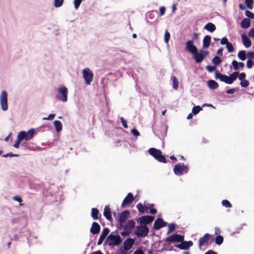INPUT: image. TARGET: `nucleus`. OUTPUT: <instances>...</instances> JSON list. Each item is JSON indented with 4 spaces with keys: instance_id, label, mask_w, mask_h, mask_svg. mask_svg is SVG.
<instances>
[{
    "instance_id": "f257e3e1",
    "label": "nucleus",
    "mask_w": 254,
    "mask_h": 254,
    "mask_svg": "<svg viewBox=\"0 0 254 254\" xmlns=\"http://www.w3.org/2000/svg\"><path fill=\"white\" fill-rule=\"evenodd\" d=\"M135 226V222L133 219L129 220L126 223H123V226H119V230H123L121 232V235L122 237L128 236L131 233Z\"/></svg>"
},
{
    "instance_id": "f03ea898",
    "label": "nucleus",
    "mask_w": 254,
    "mask_h": 254,
    "mask_svg": "<svg viewBox=\"0 0 254 254\" xmlns=\"http://www.w3.org/2000/svg\"><path fill=\"white\" fill-rule=\"evenodd\" d=\"M39 131V128H32L29 129L27 131L21 130L18 132V135H20L22 139L26 141H29L32 139L35 134Z\"/></svg>"
},
{
    "instance_id": "7ed1b4c3",
    "label": "nucleus",
    "mask_w": 254,
    "mask_h": 254,
    "mask_svg": "<svg viewBox=\"0 0 254 254\" xmlns=\"http://www.w3.org/2000/svg\"><path fill=\"white\" fill-rule=\"evenodd\" d=\"M122 242V239L119 235L111 233L107 237L105 243H108L111 247H114L119 245Z\"/></svg>"
},
{
    "instance_id": "20e7f679",
    "label": "nucleus",
    "mask_w": 254,
    "mask_h": 254,
    "mask_svg": "<svg viewBox=\"0 0 254 254\" xmlns=\"http://www.w3.org/2000/svg\"><path fill=\"white\" fill-rule=\"evenodd\" d=\"M148 152L158 161L162 163L167 162L165 157L162 155V152L160 150L155 148H150L148 150Z\"/></svg>"
},
{
    "instance_id": "39448f33",
    "label": "nucleus",
    "mask_w": 254,
    "mask_h": 254,
    "mask_svg": "<svg viewBox=\"0 0 254 254\" xmlns=\"http://www.w3.org/2000/svg\"><path fill=\"white\" fill-rule=\"evenodd\" d=\"M149 230L146 225H139L136 228L134 234L138 238H144L148 235Z\"/></svg>"
},
{
    "instance_id": "423d86ee",
    "label": "nucleus",
    "mask_w": 254,
    "mask_h": 254,
    "mask_svg": "<svg viewBox=\"0 0 254 254\" xmlns=\"http://www.w3.org/2000/svg\"><path fill=\"white\" fill-rule=\"evenodd\" d=\"M189 171L188 166L185 165L184 163H178L176 164L174 168V173L178 176H181L184 173H187Z\"/></svg>"
},
{
    "instance_id": "0eeeda50",
    "label": "nucleus",
    "mask_w": 254,
    "mask_h": 254,
    "mask_svg": "<svg viewBox=\"0 0 254 254\" xmlns=\"http://www.w3.org/2000/svg\"><path fill=\"white\" fill-rule=\"evenodd\" d=\"M8 94L6 90L2 91L0 95V104L1 110L6 111L8 110Z\"/></svg>"
},
{
    "instance_id": "6e6552de",
    "label": "nucleus",
    "mask_w": 254,
    "mask_h": 254,
    "mask_svg": "<svg viewBox=\"0 0 254 254\" xmlns=\"http://www.w3.org/2000/svg\"><path fill=\"white\" fill-rule=\"evenodd\" d=\"M208 53L207 51L203 49H201L200 51V53H198V51H196L195 53L193 54V58L196 63H200L203 61L204 59L208 55Z\"/></svg>"
},
{
    "instance_id": "1a4fd4ad",
    "label": "nucleus",
    "mask_w": 254,
    "mask_h": 254,
    "mask_svg": "<svg viewBox=\"0 0 254 254\" xmlns=\"http://www.w3.org/2000/svg\"><path fill=\"white\" fill-rule=\"evenodd\" d=\"M82 74L86 84L90 85L93 79L94 74L92 71L89 68L87 67L82 70Z\"/></svg>"
},
{
    "instance_id": "9d476101",
    "label": "nucleus",
    "mask_w": 254,
    "mask_h": 254,
    "mask_svg": "<svg viewBox=\"0 0 254 254\" xmlns=\"http://www.w3.org/2000/svg\"><path fill=\"white\" fill-rule=\"evenodd\" d=\"M184 240V236L173 234L165 239V241L170 243L181 242Z\"/></svg>"
},
{
    "instance_id": "9b49d317",
    "label": "nucleus",
    "mask_w": 254,
    "mask_h": 254,
    "mask_svg": "<svg viewBox=\"0 0 254 254\" xmlns=\"http://www.w3.org/2000/svg\"><path fill=\"white\" fill-rule=\"evenodd\" d=\"M211 237V235L208 233H206L203 237L200 238L198 242L199 248L201 249L202 246H207L208 245V242Z\"/></svg>"
},
{
    "instance_id": "f8f14e48",
    "label": "nucleus",
    "mask_w": 254,
    "mask_h": 254,
    "mask_svg": "<svg viewBox=\"0 0 254 254\" xmlns=\"http://www.w3.org/2000/svg\"><path fill=\"white\" fill-rule=\"evenodd\" d=\"M130 212L129 210H125L123 211L119 218V225L123 226V223H125L128 218L129 217Z\"/></svg>"
},
{
    "instance_id": "ddd939ff",
    "label": "nucleus",
    "mask_w": 254,
    "mask_h": 254,
    "mask_svg": "<svg viewBox=\"0 0 254 254\" xmlns=\"http://www.w3.org/2000/svg\"><path fill=\"white\" fill-rule=\"evenodd\" d=\"M154 219V217L151 215H145L139 218L138 221L141 225H146L152 222Z\"/></svg>"
},
{
    "instance_id": "4468645a",
    "label": "nucleus",
    "mask_w": 254,
    "mask_h": 254,
    "mask_svg": "<svg viewBox=\"0 0 254 254\" xmlns=\"http://www.w3.org/2000/svg\"><path fill=\"white\" fill-rule=\"evenodd\" d=\"M134 199V198L133 194L131 192L128 193L124 198L121 205L122 207L123 208H125L128 206L129 204L133 201Z\"/></svg>"
},
{
    "instance_id": "2eb2a0df",
    "label": "nucleus",
    "mask_w": 254,
    "mask_h": 254,
    "mask_svg": "<svg viewBox=\"0 0 254 254\" xmlns=\"http://www.w3.org/2000/svg\"><path fill=\"white\" fill-rule=\"evenodd\" d=\"M186 50L193 54L198 51L197 47L193 44L192 40H189L186 43Z\"/></svg>"
},
{
    "instance_id": "dca6fc26",
    "label": "nucleus",
    "mask_w": 254,
    "mask_h": 254,
    "mask_svg": "<svg viewBox=\"0 0 254 254\" xmlns=\"http://www.w3.org/2000/svg\"><path fill=\"white\" fill-rule=\"evenodd\" d=\"M167 222L164 221L162 218H157L154 222L153 229L155 230H159L161 228L166 226Z\"/></svg>"
},
{
    "instance_id": "f3484780",
    "label": "nucleus",
    "mask_w": 254,
    "mask_h": 254,
    "mask_svg": "<svg viewBox=\"0 0 254 254\" xmlns=\"http://www.w3.org/2000/svg\"><path fill=\"white\" fill-rule=\"evenodd\" d=\"M180 243V244L175 245V247L181 250H188L193 245V242L191 241H183Z\"/></svg>"
},
{
    "instance_id": "a211bd4d",
    "label": "nucleus",
    "mask_w": 254,
    "mask_h": 254,
    "mask_svg": "<svg viewBox=\"0 0 254 254\" xmlns=\"http://www.w3.org/2000/svg\"><path fill=\"white\" fill-rule=\"evenodd\" d=\"M134 243V240L132 238H128L124 242V249L125 251L130 250Z\"/></svg>"
},
{
    "instance_id": "6ab92c4d",
    "label": "nucleus",
    "mask_w": 254,
    "mask_h": 254,
    "mask_svg": "<svg viewBox=\"0 0 254 254\" xmlns=\"http://www.w3.org/2000/svg\"><path fill=\"white\" fill-rule=\"evenodd\" d=\"M110 232V230L108 228H104L102 231V234L100 236L97 245H100L103 243V241L105 240L108 234Z\"/></svg>"
},
{
    "instance_id": "aec40b11",
    "label": "nucleus",
    "mask_w": 254,
    "mask_h": 254,
    "mask_svg": "<svg viewBox=\"0 0 254 254\" xmlns=\"http://www.w3.org/2000/svg\"><path fill=\"white\" fill-rule=\"evenodd\" d=\"M100 225L96 222H94L90 228V231L93 235L98 234L100 231Z\"/></svg>"
},
{
    "instance_id": "412c9836",
    "label": "nucleus",
    "mask_w": 254,
    "mask_h": 254,
    "mask_svg": "<svg viewBox=\"0 0 254 254\" xmlns=\"http://www.w3.org/2000/svg\"><path fill=\"white\" fill-rule=\"evenodd\" d=\"M19 234H20V237H21V238L25 237V238L28 239V238L31 235V231L30 230L27 229L26 227H23L20 230Z\"/></svg>"
},
{
    "instance_id": "4be33fe9",
    "label": "nucleus",
    "mask_w": 254,
    "mask_h": 254,
    "mask_svg": "<svg viewBox=\"0 0 254 254\" xmlns=\"http://www.w3.org/2000/svg\"><path fill=\"white\" fill-rule=\"evenodd\" d=\"M103 214L107 220L110 221L112 220L111 209L109 205L105 206Z\"/></svg>"
},
{
    "instance_id": "5701e85b",
    "label": "nucleus",
    "mask_w": 254,
    "mask_h": 254,
    "mask_svg": "<svg viewBox=\"0 0 254 254\" xmlns=\"http://www.w3.org/2000/svg\"><path fill=\"white\" fill-rule=\"evenodd\" d=\"M91 215L94 220L100 219L101 217V214L99 213L98 209L96 208H92Z\"/></svg>"
},
{
    "instance_id": "b1692460",
    "label": "nucleus",
    "mask_w": 254,
    "mask_h": 254,
    "mask_svg": "<svg viewBox=\"0 0 254 254\" xmlns=\"http://www.w3.org/2000/svg\"><path fill=\"white\" fill-rule=\"evenodd\" d=\"M242 39L243 44L246 48L251 47L252 44L251 41L245 34L244 33L242 35Z\"/></svg>"
},
{
    "instance_id": "393cba45",
    "label": "nucleus",
    "mask_w": 254,
    "mask_h": 254,
    "mask_svg": "<svg viewBox=\"0 0 254 254\" xmlns=\"http://www.w3.org/2000/svg\"><path fill=\"white\" fill-rule=\"evenodd\" d=\"M211 36L209 35H206L204 36L203 39V48L205 49L208 48L211 43Z\"/></svg>"
},
{
    "instance_id": "a878e982",
    "label": "nucleus",
    "mask_w": 254,
    "mask_h": 254,
    "mask_svg": "<svg viewBox=\"0 0 254 254\" xmlns=\"http://www.w3.org/2000/svg\"><path fill=\"white\" fill-rule=\"evenodd\" d=\"M53 125L55 127L57 133L60 132L63 129V125L61 121L56 120L53 122Z\"/></svg>"
},
{
    "instance_id": "bb28decb",
    "label": "nucleus",
    "mask_w": 254,
    "mask_h": 254,
    "mask_svg": "<svg viewBox=\"0 0 254 254\" xmlns=\"http://www.w3.org/2000/svg\"><path fill=\"white\" fill-rule=\"evenodd\" d=\"M250 21V19L248 18L243 19L241 22V27L243 29L248 28L251 24Z\"/></svg>"
},
{
    "instance_id": "cd10ccee",
    "label": "nucleus",
    "mask_w": 254,
    "mask_h": 254,
    "mask_svg": "<svg viewBox=\"0 0 254 254\" xmlns=\"http://www.w3.org/2000/svg\"><path fill=\"white\" fill-rule=\"evenodd\" d=\"M57 98L62 101H64V85H61L58 88V94Z\"/></svg>"
},
{
    "instance_id": "c85d7f7f",
    "label": "nucleus",
    "mask_w": 254,
    "mask_h": 254,
    "mask_svg": "<svg viewBox=\"0 0 254 254\" xmlns=\"http://www.w3.org/2000/svg\"><path fill=\"white\" fill-rule=\"evenodd\" d=\"M204 28L208 31L213 32L216 30V26L212 23L209 22L204 26Z\"/></svg>"
},
{
    "instance_id": "c756f323",
    "label": "nucleus",
    "mask_w": 254,
    "mask_h": 254,
    "mask_svg": "<svg viewBox=\"0 0 254 254\" xmlns=\"http://www.w3.org/2000/svg\"><path fill=\"white\" fill-rule=\"evenodd\" d=\"M208 85L212 89H215L219 87L218 83L213 80H209L208 81Z\"/></svg>"
},
{
    "instance_id": "7c9ffc66",
    "label": "nucleus",
    "mask_w": 254,
    "mask_h": 254,
    "mask_svg": "<svg viewBox=\"0 0 254 254\" xmlns=\"http://www.w3.org/2000/svg\"><path fill=\"white\" fill-rule=\"evenodd\" d=\"M247 55L246 51L244 50H241L239 51L238 54V57L240 60L241 61H245L247 58Z\"/></svg>"
},
{
    "instance_id": "2f4dec72",
    "label": "nucleus",
    "mask_w": 254,
    "mask_h": 254,
    "mask_svg": "<svg viewBox=\"0 0 254 254\" xmlns=\"http://www.w3.org/2000/svg\"><path fill=\"white\" fill-rule=\"evenodd\" d=\"M22 140H23L20 137V135H18V134L17 135L16 140L13 144V146L15 148H18Z\"/></svg>"
},
{
    "instance_id": "473e14b6",
    "label": "nucleus",
    "mask_w": 254,
    "mask_h": 254,
    "mask_svg": "<svg viewBox=\"0 0 254 254\" xmlns=\"http://www.w3.org/2000/svg\"><path fill=\"white\" fill-rule=\"evenodd\" d=\"M239 75V72L238 71H235L231 73L230 76V80L231 82V84H232L234 81H235L238 77V76Z\"/></svg>"
},
{
    "instance_id": "72a5a7b5",
    "label": "nucleus",
    "mask_w": 254,
    "mask_h": 254,
    "mask_svg": "<svg viewBox=\"0 0 254 254\" xmlns=\"http://www.w3.org/2000/svg\"><path fill=\"white\" fill-rule=\"evenodd\" d=\"M136 207L138 211L141 213H144L146 211L145 206H144L141 203H139L137 204Z\"/></svg>"
},
{
    "instance_id": "f704fd0d",
    "label": "nucleus",
    "mask_w": 254,
    "mask_h": 254,
    "mask_svg": "<svg viewBox=\"0 0 254 254\" xmlns=\"http://www.w3.org/2000/svg\"><path fill=\"white\" fill-rule=\"evenodd\" d=\"M21 147L23 149H28L29 150H33V149L31 147L29 146V143L27 141H24L21 144Z\"/></svg>"
},
{
    "instance_id": "c9c22d12",
    "label": "nucleus",
    "mask_w": 254,
    "mask_h": 254,
    "mask_svg": "<svg viewBox=\"0 0 254 254\" xmlns=\"http://www.w3.org/2000/svg\"><path fill=\"white\" fill-rule=\"evenodd\" d=\"M212 63L215 65H218L222 62V60L219 56H215L212 60Z\"/></svg>"
},
{
    "instance_id": "e433bc0d",
    "label": "nucleus",
    "mask_w": 254,
    "mask_h": 254,
    "mask_svg": "<svg viewBox=\"0 0 254 254\" xmlns=\"http://www.w3.org/2000/svg\"><path fill=\"white\" fill-rule=\"evenodd\" d=\"M64 3V0H54V6L58 8L62 6Z\"/></svg>"
},
{
    "instance_id": "4c0bfd02",
    "label": "nucleus",
    "mask_w": 254,
    "mask_h": 254,
    "mask_svg": "<svg viewBox=\"0 0 254 254\" xmlns=\"http://www.w3.org/2000/svg\"><path fill=\"white\" fill-rule=\"evenodd\" d=\"M223 237L222 236H218L216 237L215 240V242L216 244L218 245H220L223 242Z\"/></svg>"
},
{
    "instance_id": "58836bf2",
    "label": "nucleus",
    "mask_w": 254,
    "mask_h": 254,
    "mask_svg": "<svg viewBox=\"0 0 254 254\" xmlns=\"http://www.w3.org/2000/svg\"><path fill=\"white\" fill-rule=\"evenodd\" d=\"M245 2L249 9H253L254 4V1L253 0H245Z\"/></svg>"
},
{
    "instance_id": "ea45409f",
    "label": "nucleus",
    "mask_w": 254,
    "mask_h": 254,
    "mask_svg": "<svg viewBox=\"0 0 254 254\" xmlns=\"http://www.w3.org/2000/svg\"><path fill=\"white\" fill-rule=\"evenodd\" d=\"M172 81L173 84V88L175 89H177L179 86V81L175 76L172 77Z\"/></svg>"
},
{
    "instance_id": "a19ab883",
    "label": "nucleus",
    "mask_w": 254,
    "mask_h": 254,
    "mask_svg": "<svg viewBox=\"0 0 254 254\" xmlns=\"http://www.w3.org/2000/svg\"><path fill=\"white\" fill-rule=\"evenodd\" d=\"M202 110V107H201L200 106H195L193 107L192 112L193 114L196 115L198 114Z\"/></svg>"
},
{
    "instance_id": "79ce46f5",
    "label": "nucleus",
    "mask_w": 254,
    "mask_h": 254,
    "mask_svg": "<svg viewBox=\"0 0 254 254\" xmlns=\"http://www.w3.org/2000/svg\"><path fill=\"white\" fill-rule=\"evenodd\" d=\"M224 75L219 73L218 71H216L215 75V78L216 79H219L221 81H223Z\"/></svg>"
},
{
    "instance_id": "37998d69",
    "label": "nucleus",
    "mask_w": 254,
    "mask_h": 254,
    "mask_svg": "<svg viewBox=\"0 0 254 254\" xmlns=\"http://www.w3.org/2000/svg\"><path fill=\"white\" fill-rule=\"evenodd\" d=\"M176 227V224L175 223H171L169 225V228L167 232V234H169L174 231Z\"/></svg>"
},
{
    "instance_id": "c03bdc74",
    "label": "nucleus",
    "mask_w": 254,
    "mask_h": 254,
    "mask_svg": "<svg viewBox=\"0 0 254 254\" xmlns=\"http://www.w3.org/2000/svg\"><path fill=\"white\" fill-rule=\"evenodd\" d=\"M19 156V154H14L12 152H9L6 154H3L2 157L4 158H6L8 157H18Z\"/></svg>"
},
{
    "instance_id": "a18cd8bd",
    "label": "nucleus",
    "mask_w": 254,
    "mask_h": 254,
    "mask_svg": "<svg viewBox=\"0 0 254 254\" xmlns=\"http://www.w3.org/2000/svg\"><path fill=\"white\" fill-rule=\"evenodd\" d=\"M222 204L223 205V206H224L227 208H230V207H232V204L230 203V202L226 199L222 200Z\"/></svg>"
},
{
    "instance_id": "49530a36",
    "label": "nucleus",
    "mask_w": 254,
    "mask_h": 254,
    "mask_svg": "<svg viewBox=\"0 0 254 254\" xmlns=\"http://www.w3.org/2000/svg\"><path fill=\"white\" fill-rule=\"evenodd\" d=\"M226 45L227 50L229 53H232L234 51V48L233 47V46L231 43L229 42Z\"/></svg>"
},
{
    "instance_id": "de8ad7c7",
    "label": "nucleus",
    "mask_w": 254,
    "mask_h": 254,
    "mask_svg": "<svg viewBox=\"0 0 254 254\" xmlns=\"http://www.w3.org/2000/svg\"><path fill=\"white\" fill-rule=\"evenodd\" d=\"M249 85V82L247 80H243L240 82V85L242 87H247Z\"/></svg>"
},
{
    "instance_id": "09e8293b",
    "label": "nucleus",
    "mask_w": 254,
    "mask_h": 254,
    "mask_svg": "<svg viewBox=\"0 0 254 254\" xmlns=\"http://www.w3.org/2000/svg\"><path fill=\"white\" fill-rule=\"evenodd\" d=\"M170 38V33L166 30L164 35V41L166 43H168Z\"/></svg>"
},
{
    "instance_id": "8fccbe9b",
    "label": "nucleus",
    "mask_w": 254,
    "mask_h": 254,
    "mask_svg": "<svg viewBox=\"0 0 254 254\" xmlns=\"http://www.w3.org/2000/svg\"><path fill=\"white\" fill-rule=\"evenodd\" d=\"M232 65L233 67V68L235 70H237L239 69L238 62L236 60H233L232 62Z\"/></svg>"
},
{
    "instance_id": "3c124183",
    "label": "nucleus",
    "mask_w": 254,
    "mask_h": 254,
    "mask_svg": "<svg viewBox=\"0 0 254 254\" xmlns=\"http://www.w3.org/2000/svg\"><path fill=\"white\" fill-rule=\"evenodd\" d=\"M12 198L14 200L19 202L20 205H22L21 202L22 201V199L20 195H15L13 196Z\"/></svg>"
},
{
    "instance_id": "603ef678",
    "label": "nucleus",
    "mask_w": 254,
    "mask_h": 254,
    "mask_svg": "<svg viewBox=\"0 0 254 254\" xmlns=\"http://www.w3.org/2000/svg\"><path fill=\"white\" fill-rule=\"evenodd\" d=\"M245 15L251 19L254 18V13L249 10H246L245 12Z\"/></svg>"
},
{
    "instance_id": "864d4df0",
    "label": "nucleus",
    "mask_w": 254,
    "mask_h": 254,
    "mask_svg": "<svg viewBox=\"0 0 254 254\" xmlns=\"http://www.w3.org/2000/svg\"><path fill=\"white\" fill-rule=\"evenodd\" d=\"M83 0H74V7L75 9H78L79 7L81 2H82Z\"/></svg>"
},
{
    "instance_id": "5fc2aeb1",
    "label": "nucleus",
    "mask_w": 254,
    "mask_h": 254,
    "mask_svg": "<svg viewBox=\"0 0 254 254\" xmlns=\"http://www.w3.org/2000/svg\"><path fill=\"white\" fill-rule=\"evenodd\" d=\"M254 62L252 60H248L247 61V67L248 68L250 69L252 67Z\"/></svg>"
},
{
    "instance_id": "6e6d98bb",
    "label": "nucleus",
    "mask_w": 254,
    "mask_h": 254,
    "mask_svg": "<svg viewBox=\"0 0 254 254\" xmlns=\"http://www.w3.org/2000/svg\"><path fill=\"white\" fill-rule=\"evenodd\" d=\"M120 120L124 127L125 128H127L128 126L127 121L125 120V119L123 117H121L120 118Z\"/></svg>"
},
{
    "instance_id": "4d7b16f0",
    "label": "nucleus",
    "mask_w": 254,
    "mask_h": 254,
    "mask_svg": "<svg viewBox=\"0 0 254 254\" xmlns=\"http://www.w3.org/2000/svg\"><path fill=\"white\" fill-rule=\"evenodd\" d=\"M216 68L215 66H211V65H207L206 66V69L209 71V72H212L213 71H214Z\"/></svg>"
},
{
    "instance_id": "13d9d810",
    "label": "nucleus",
    "mask_w": 254,
    "mask_h": 254,
    "mask_svg": "<svg viewBox=\"0 0 254 254\" xmlns=\"http://www.w3.org/2000/svg\"><path fill=\"white\" fill-rule=\"evenodd\" d=\"M238 76L239 79L240 80L242 81L243 80H245L244 79L246 76V74L245 72H241V73H239V75Z\"/></svg>"
},
{
    "instance_id": "bf43d9fd",
    "label": "nucleus",
    "mask_w": 254,
    "mask_h": 254,
    "mask_svg": "<svg viewBox=\"0 0 254 254\" xmlns=\"http://www.w3.org/2000/svg\"><path fill=\"white\" fill-rule=\"evenodd\" d=\"M223 82L227 84H231L229 76L224 75Z\"/></svg>"
},
{
    "instance_id": "052dcab7",
    "label": "nucleus",
    "mask_w": 254,
    "mask_h": 254,
    "mask_svg": "<svg viewBox=\"0 0 254 254\" xmlns=\"http://www.w3.org/2000/svg\"><path fill=\"white\" fill-rule=\"evenodd\" d=\"M131 133L135 136H138L140 135L139 132L135 128L131 129Z\"/></svg>"
},
{
    "instance_id": "680f3d73",
    "label": "nucleus",
    "mask_w": 254,
    "mask_h": 254,
    "mask_svg": "<svg viewBox=\"0 0 254 254\" xmlns=\"http://www.w3.org/2000/svg\"><path fill=\"white\" fill-rule=\"evenodd\" d=\"M220 43L222 45H226L229 43V41L227 38L224 37L221 39Z\"/></svg>"
},
{
    "instance_id": "e2e57ef3",
    "label": "nucleus",
    "mask_w": 254,
    "mask_h": 254,
    "mask_svg": "<svg viewBox=\"0 0 254 254\" xmlns=\"http://www.w3.org/2000/svg\"><path fill=\"white\" fill-rule=\"evenodd\" d=\"M160 14L161 16L164 15L166 11V8L165 6H161L159 8Z\"/></svg>"
},
{
    "instance_id": "0e129e2a",
    "label": "nucleus",
    "mask_w": 254,
    "mask_h": 254,
    "mask_svg": "<svg viewBox=\"0 0 254 254\" xmlns=\"http://www.w3.org/2000/svg\"><path fill=\"white\" fill-rule=\"evenodd\" d=\"M19 238H20V236H19L17 234H14L12 237H10V241H17Z\"/></svg>"
},
{
    "instance_id": "69168bd1",
    "label": "nucleus",
    "mask_w": 254,
    "mask_h": 254,
    "mask_svg": "<svg viewBox=\"0 0 254 254\" xmlns=\"http://www.w3.org/2000/svg\"><path fill=\"white\" fill-rule=\"evenodd\" d=\"M248 57L250 59L249 60L253 59L254 60V52H249L247 53Z\"/></svg>"
},
{
    "instance_id": "338daca9",
    "label": "nucleus",
    "mask_w": 254,
    "mask_h": 254,
    "mask_svg": "<svg viewBox=\"0 0 254 254\" xmlns=\"http://www.w3.org/2000/svg\"><path fill=\"white\" fill-rule=\"evenodd\" d=\"M248 35H249V36H250L251 37H254V28L251 29L249 31V33H248Z\"/></svg>"
},
{
    "instance_id": "774afa93",
    "label": "nucleus",
    "mask_w": 254,
    "mask_h": 254,
    "mask_svg": "<svg viewBox=\"0 0 254 254\" xmlns=\"http://www.w3.org/2000/svg\"><path fill=\"white\" fill-rule=\"evenodd\" d=\"M133 254H145L144 252L141 249H138L135 251Z\"/></svg>"
}]
</instances>
